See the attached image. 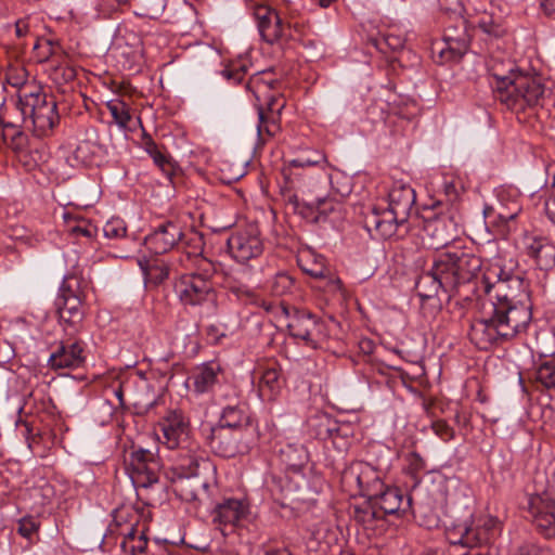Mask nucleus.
Instances as JSON below:
<instances>
[{
	"label": "nucleus",
	"instance_id": "nucleus-49",
	"mask_svg": "<svg viewBox=\"0 0 555 555\" xmlns=\"http://www.w3.org/2000/svg\"><path fill=\"white\" fill-rule=\"evenodd\" d=\"M294 286V280L293 278L285 273V272H279L275 274L271 282V293L274 296H283L292 291Z\"/></svg>",
	"mask_w": 555,
	"mask_h": 555
},
{
	"label": "nucleus",
	"instance_id": "nucleus-29",
	"mask_svg": "<svg viewBox=\"0 0 555 555\" xmlns=\"http://www.w3.org/2000/svg\"><path fill=\"white\" fill-rule=\"evenodd\" d=\"M353 520L364 529H374L378 521L384 520L383 512L378 509L374 501L366 498L361 504L352 507Z\"/></svg>",
	"mask_w": 555,
	"mask_h": 555
},
{
	"label": "nucleus",
	"instance_id": "nucleus-57",
	"mask_svg": "<svg viewBox=\"0 0 555 555\" xmlns=\"http://www.w3.org/2000/svg\"><path fill=\"white\" fill-rule=\"evenodd\" d=\"M384 42L392 51H398L404 46V40L400 36L392 34L385 35Z\"/></svg>",
	"mask_w": 555,
	"mask_h": 555
},
{
	"label": "nucleus",
	"instance_id": "nucleus-46",
	"mask_svg": "<svg viewBox=\"0 0 555 555\" xmlns=\"http://www.w3.org/2000/svg\"><path fill=\"white\" fill-rule=\"evenodd\" d=\"M282 453L285 456L287 465L295 469L302 467L308 460L307 451L302 446L298 448L287 446L286 450H283Z\"/></svg>",
	"mask_w": 555,
	"mask_h": 555
},
{
	"label": "nucleus",
	"instance_id": "nucleus-26",
	"mask_svg": "<svg viewBox=\"0 0 555 555\" xmlns=\"http://www.w3.org/2000/svg\"><path fill=\"white\" fill-rule=\"evenodd\" d=\"M527 255L532 258L540 270H550L555 266V245L544 236L529 238Z\"/></svg>",
	"mask_w": 555,
	"mask_h": 555
},
{
	"label": "nucleus",
	"instance_id": "nucleus-5",
	"mask_svg": "<svg viewBox=\"0 0 555 555\" xmlns=\"http://www.w3.org/2000/svg\"><path fill=\"white\" fill-rule=\"evenodd\" d=\"M82 283L83 280L76 274L65 275L54 301L65 336H79L86 331L87 305Z\"/></svg>",
	"mask_w": 555,
	"mask_h": 555
},
{
	"label": "nucleus",
	"instance_id": "nucleus-53",
	"mask_svg": "<svg viewBox=\"0 0 555 555\" xmlns=\"http://www.w3.org/2000/svg\"><path fill=\"white\" fill-rule=\"evenodd\" d=\"M478 27L488 36L494 38L503 37L505 34V29L501 25L495 24L491 17L482 18Z\"/></svg>",
	"mask_w": 555,
	"mask_h": 555
},
{
	"label": "nucleus",
	"instance_id": "nucleus-59",
	"mask_svg": "<svg viewBox=\"0 0 555 555\" xmlns=\"http://www.w3.org/2000/svg\"><path fill=\"white\" fill-rule=\"evenodd\" d=\"M140 144L149 155L159 146L146 132H143Z\"/></svg>",
	"mask_w": 555,
	"mask_h": 555
},
{
	"label": "nucleus",
	"instance_id": "nucleus-28",
	"mask_svg": "<svg viewBox=\"0 0 555 555\" xmlns=\"http://www.w3.org/2000/svg\"><path fill=\"white\" fill-rule=\"evenodd\" d=\"M250 416L248 413L247 404L243 401L234 403L233 405L224 406L221 410L219 424L232 429H244L246 434L250 435Z\"/></svg>",
	"mask_w": 555,
	"mask_h": 555
},
{
	"label": "nucleus",
	"instance_id": "nucleus-56",
	"mask_svg": "<svg viewBox=\"0 0 555 555\" xmlns=\"http://www.w3.org/2000/svg\"><path fill=\"white\" fill-rule=\"evenodd\" d=\"M545 211L548 218L555 223V175L553 178L551 194L545 201Z\"/></svg>",
	"mask_w": 555,
	"mask_h": 555
},
{
	"label": "nucleus",
	"instance_id": "nucleus-13",
	"mask_svg": "<svg viewBox=\"0 0 555 555\" xmlns=\"http://www.w3.org/2000/svg\"><path fill=\"white\" fill-rule=\"evenodd\" d=\"M443 42V47L435 44L433 48V53H437L436 62L440 64L459 62L467 52L470 42L466 20L457 17L454 25L448 26L444 30Z\"/></svg>",
	"mask_w": 555,
	"mask_h": 555
},
{
	"label": "nucleus",
	"instance_id": "nucleus-35",
	"mask_svg": "<svg viewBox=\"0 0 555 555\" xmlns=\"http://www.w3.org/2000/svg\"><path fill=\"white\" fill-rule=\"evenodd\" d=\"M149 539L144 531L140 533L135 528H131L121 541L120 547L124 553L129 555H139L147 552Z\"/></svg>",
	"mask_w": 555,
	"mask_h": 555
},
{
	"label": "nucleus",
	"instance_id": "nucleus-12",
	"mask_svg": "<svg viewBox=\"0 0 555 555\" xmlns=\"http://www.w3.org/2000/svg\"><path fill=\"white\" fill-rule=\"evenodd\" d=\"M249 434L244 429H232L221 425L211 426L206 442L211 451L221 457L231 459L250 449Z\"/></svg>",
	"mask_w": 555,
	"mask_h": 555
},
{
	"label": "nucleus",
	"instance_id": "nucleus-11",
	"mask_svg": "<svg viewBox=\"0 0 555 555\" xmlns=\"http://www.w3.org/2000/svg\"><path fill=\"white\" fill-rule=\"evenodd\" d=\"M490 311L508 340L525 333L532 320V302L492 304Z\"/></svg>",
	"mask_w": 555,
	"mask_h": 555
},
{
	"label": "nucleus",
	"instance_id": "nucleus-31",
	"mask_svg": "<svg viewBox=\"0 0 555 555\" xmlns=\"http://www.w3.org/2000/svg\"><path fill=\"white\" fill-rule=\"evenodd\" d=\"M281 372L275 366L263 369L259 379V393L267 400H274L282 389Z\"/></svg>",
	"mask_w": 555,
	"mask_h": 555
},
{
	"label": "nucleus",
	"instance_id": "nucleus-54",
	"mask_svg": "<svg viewBox=\"0 0 555 555\" xmlns=\"http://www.w3.org/2000/svg\"><path fill=\"white\" fill-rule=\"evenodd\" d=\"M39 528V524L33 517H23L18 521L17 532L27 539H31V537L37 532Z\"/></svg>",
	"mask_w": 555,
	"mask_h": 555
},
{
	"label": "nucleus",
	"instance_id": "nucleus-33",
	"mask_svg": "<svg viewBox=\"0 0 555 555\" xmlns=\"http://www.w3.org/2000/svg\"><path fill=\"white\" fill-rule=\"evenodd\" d=\"M172 481L176 494L186 502L199 501L198 490L206 491L208 489V485L206 482L195 480L190 477L178 476L177 479H172Z\"/></svg>",
	"mask_w": 555,
	"mask_h": 555
},
{
	"label": "nucleus",
	"instance_id": "nucleus-30",
	"mask_svg": "<svg viewBox=\"0 0 555 555\" xmlns=\"http://www.w3.org/2000/svg\"><path fill=\"white\" fill-rule=\"evenodd\" d=\"M220 366L215 363H205L198 366L192 374L194 390L197 393L209 391L218 382Z\"/></svg>",
	"mask_w": 555,
	"mask_h": 555
},
{
	"label": "nucleus",
	"instance_id": "nucleus-61",
	"mask_svg": "<svg viewBox=\"0 0 555 555\" xmlns=\"http://www.w3.org/2000/svg\"><path fill=\"white\" fill-rule=\"evenodd\" d=\"M521 208L519 206H515L514 209L509 212H505V211H500L498 214V220L502 223V224H507L509 221H513L515 220V218L518 216V214L520 212Z\"/></svg>",
	"mask_w": 555,
	"mask_h": 555
},
{
	"label": "nucleus",
	"instance_id": "nucleus-58",
	"mask_svg": "<svg viewBox=\"0 0 555 555\" xmlns=\"http://www.w3.org/2000/svg\"><path fill=\"white\" fill-rule=\"evenodd\" d=\"M461 528H469V526L467 524H460V525L454 526L452 529L448 530V539L452 544H460L463 546L462 542L456 541V540H462L461 535L463 532H462Z\"/></svg>",
	"mask_w": 555,
	"mask_h": 555
},
{
	"label": "nucleus",
	"instance_id": "nucleus-19",
	"mask_svg": "<svg viewBox=\"0 0 555 555\" xmlns=\"http://www.w3.org/2000/svg\"><path fill=\"white\" fill-rule=\"evenodd\" d=\"M158 440L168 449H183L189 439V422L181 411H169L158 423Z\"/></svg>",
	"mask_w": 555,
	"mask_h": 555
},
{
	"label": "nucleus",
	"instance_id": "nucleus-42",
	"mask_svg": "<svg viewBox=\"0 0 555 555\" xmlns=\"http://www.w3.org/2000/svg\"><path fill=\"white\" fill-rule=\"evenodd\" d=\"M332 429L334 430L331 431V438L327 440H331L337 449L346 448L349 438L353 435L351 424L335 418V426Z\"/></svg>",
	"mask_w": 555,
	"mask_h": 555
},
{
	"label": "nucleus",
	"instance_id": "nucleus-41",
	"mask_svg": "<svg viewBox=\"0 0 555 555\" xmlns=\"http://www.w3.org/2000/svg\"><path fill=\"white\" fill-rule=\"evenodd\" d=\"M137 14L149 18H157L165 10V0H133Z\"/></svg>",
	"mask_w": 555,
	"mask_h": 555
},
{
	"label": "nucleus",
	"instance_id": "nucleus-22",
	"mask_svg": "<svg viewBox=\"0 0 555 555\" xmlns=\"http://www.w3.org/2000/svg\"><path fill=\"white\" fill-rule=\"evenodd\" d=\"M22 124L20 115L15 119L8 116V113L0 115L2 139L7 146L15 153L17 159L27 157V149L29 145L27 133L21 129Z\"/></svg>",
	"mask_w": 555,
	"mask_h": 555
},
{
	"label": "nucleus",
	"instance_id": "nucleus-51",
	"mask_svg": "<svg viewBox=\"0 0 555 555\" xmlns=\"http://www.w3.org/2000/svg\"><path fill=\"white\" fill-rule=\"evenodd\" d=\"M247 74L245 64H230L221 70V75L233 85L241 83Z\"/></svg>",
	"mask_w": 555,
	"mask_h": 555
},
{
	"label": "nucleus",
	"instance_id": "nucleus-2",
	"mask_svg": "<svg viewBox=\"0 0 555 555\" xmlns=\"http://www.w3.org/2000/svg\"><path fill=\"white\" fill-rule=\"evenodd\" d=\"M416 201L414 189L411 185L395 182L388 193V208L378 209L374 206L364 214L363 224L367 232L387 240L408 222Z\"/></svg>",
	"mask_w": 555,
	"mask_h": 555
},
{
	"label": "nucleus",
	"instance_id": "nucleus-55",
	"mask_svg": "<svg viewBox=\"0 0 555 555\" xmlns=\"http://www.w3.org/2000/svg\"><path fill=\"white\" fill-rule=\"evenodd\" d=\"M431 428L434 433L446 442L454 438V429L444 420L433 422Z\"/></svg>",
	"mask_w": 555,
	"mask_h": 555
},
{
	"label": "nucleus",
	"instance_id": "nucleus-4",
	"mask_svg": "<svg viewBox=\"0 0 555 555\" xmlns=\"http://www.w3.org/2000/svg\"><path fill=\"white\" fill-rule=\"evenodd\" d=\"M14 109L21 122L29 121L39 135L48 134L60 121L56 101L37 85H23L16 92Z\"/></svg>",
	"mask_w": 555,
	"mask_h": 555
},
{
	"label": "nucleus",
	"instance_id": "nucleus-17",
	"mask_svg": "<svg viewBox=\"0 0 555 555\" xmlns=\"http://www.w3.org/2000/svg\"><path fill=\"white\" fill-rule=\"evenodd\" d=\"M185 240V234L178 222L167 220L158 224L152 233L144 238V245L154 255H164Z\"/></svg>",
	"mask_w": 555,
	"mask_h": 555
},
{
	"label": "nucleus",
	"instance_id": "nucleus-20",
	"mask_svg": "<svg viewBox=\"0 0 555 555\" xmlns=\"http://www.w3.org/2000/svg\"><path fill=\"white\" fill-rule=\"evenodd\" d=\"M528 516L537 529L546 538L555 535V501L540 495L528 499Z\"/></svg>",
	"mask_w": 555,
	"mask_h": 555
},
{
	"label": "nucleus",
	"instance_id": "nucleus-50",
	"mask_svg": "<svg viewBox=\"0 0 555 555\" xmlns=\"http://www.w3.org/2000/svg\"><path fill=\"white\" fill-rule=\"evenodd\" d=\"M154 164L166 175L171 176L173 172L172 159L166 153L165 146H158L155 152L150 154Z\"/></svg>",
	"mask_w": 555,
	"mask_h": 555
},
{
	"label": "nucleus",
	"instance_id": "nucleus-16",
	"mask_svg": "<svg viewBox=\"0 0 555 555\" xmlns=\"http://www.w3.org/2000/svg\"><path fill=\"white\" fill-rule=\"evenodd\" d=\"M468 337L480 350H489L508 340L491 311L485 312L482 318L472 322Z\"/></svg>",
	"mask_w": 555,
	"mask_h": 555
},
{
	"label": "nucleus",
	"instance_id": "nucleus-6",
	"mask_svg": "<svg viewBox=\"0 0 555 555\" xmlns=\"http://www.w3.org/2000/svg\"><path fill=\"white\" fill-rule=\"evenodd\" d=\"M492 304L531 302L529 282L519 272L505 270L499 261L490 263L481 275V296Z\"/></svg>",
	"mask_w": 555,
	"mask_h": 555
},
{
	"label": "nucleus",
	"instance_id": "nucleus-32",
	"mask_svg": "<svg viewBox=\"0 0 555 555\" xmlns=\"http://www.w3.org/2000/svg\"><path fill=\"white\" fill-rule=\"evenodd\" d=\"M274 106H275V100L272 99L268 103V108L270 112L269 114L264 113V111L261 107H259V109H258L259 124L257 126V131H258V137L261 141H266L267 138L274 137L280 131V125L276 120V116L274 115V112H276V114H279L282 106H280L279 108H275Z\"/></svg>",
	"mask_w": 555,
	"mask_h": 555
},
{
	"label": "nucleus",
	"instance_id": "nucleus-40",
	"mask_svg": "<svg viewBox=\"0 0 555 555\" xmlns=\"http://www.w3.org/2000/svg\"><path fill=\"white\" fill-rule=\"evenodd\" d=\"M106 107L109 111L114 121L120 128H127L131 120V115L128 105L121 100H111L106 103Z\"/></svg>",
	"mask_w": 555,
	"mask_h": 555
},
{
	"label": "nucleus",
	"instance_id": "nucleus-37",
	"mask_svg": "<svg viewBox=\"0 0 555 555\" xmlns=\"http://www.w3.org/2000/svg\"><path fill=\"white\" fill-rule=\"evenodd\" d=\"M532 378L545 389L555 388V360L550 359L540 363L535 367Z\"/></svg>",
	"mask_w": 555,
	"mask_h": 555
},
{
	"label": "nucleus",
	"instance_id": "nucleus-9",
	"mask_svg": "<svg viewBox=\"0 0 555 555\" xmlns=\"http://www.w3.org/2000/svg\"><path fill=\"white\" fill-rule=\"evenodd\" d=\"M125 466L137 487L149 488L159 481L160 460L150 450L132 447L125 456Z\"/></svg>",
	"mask_w": 555,
	"mask_h": 555
},
{
	"label": "nucleus",
	"instance_id": "nucleus-36",
	"mask_svg": "<svg viewBox=\"0 0 555 555\" xmlns=\"http://www.w3.org/2000/svg\"><path fill=\"white\" fill-rule=\"evenodd\" d=\"M170 270L171 264L168 261H165L164 259L160 258L147 260L143 268L145 275L155 285H159L165 280H167Z\"/></svg>",
	"mask_w": 555,
	"mask_h": 555
},
{
	"label": "nucleus",
	"instance_id": "nucleus-47",
	"mask_svg": "<svg viewBox=\"0 0 555 555\" xmlns=\"http://www.w3.org/2000/svg\"><path fill=\"white\" fill-rule=\"evenodd\" d=\"M271 74L272 70H263L253 75L246 85L247 89L254 93L259 91L262 86L267 87L268 89H274L279 83V80L269 77Z\"/></svg>",
	"mask_w": 555,
	"mask_h": 555
},
{
	"label": "nucleus",
	"instance_id": "nucleus-8",
	"mask_svg": "<svg viewBox=\"0 0 555 555\" xmlns=\"http://www.w3.org/2000/svg\"><path fill=\"white\" fill-rule=\"evenodd\" d=\"M282 310L289 318L287 328L291 336L306 346L317 349L328 337L325 322L310 311L294 308L291 312L285 306Z\"/></svg>",
	"mask_w": 555,
	"mask_h": 555
},
{
	"label": "nucleus",
	"instance_id": "nucleus-44",
	"mask_svg": "<svg viewBox=\"0 0 555 555\" xmlns=\"http://www.w3.org/2000/svg\"><path fill=\"white\" fill-rule=\"evenodd\" d=\"M214 401L221 409L241 402L237 390L231 385L220 386L214 396Z\"/></svg>",
	"mask_w": 555,
	"mask_h": 555
},
{
	"label": "nucleus",
	"instance_id": "nucleus-24",
	"mask_svg": "<svg viewBox=\"0 0 555 555\" xmlns=\"http://www.w3.org/2000/svg\"><path fill=\"white\" fill-rule=\"evenodd\" d=\"M462 535L459 540L465 547H476L490 543V541L499 532V521L495 518H486L479 520L476 525H470L469 528H461Z\"/></svg>",
	"mask_w": 555,
	"mask_h": 555
},
{
	"label": "nucleus",
	"instance_id": "nucleus-39",
	"mask_svg": "<svg viewBox=\"0 0 555 555\" xmlns=\"http://www.w3.org/2000/svg\"><path fill=\"white\" fill-rule=\"evenodd\" d=\"M180 456L181 462L179 464V469L181 470V473L178 476L190 478L195 477L198 475V469L202 464L208 465L207 460L195 454H189V452H186L185 454L181 453Z\"/></svg>",
	"mask_w": 555,
	"mask_h": 555
},
{
	"label": "nucleus",
	"instance_id": "nucleus-10",
	"mask_svg": "<svg viewBox=\"0 0 555 555\" xmlns=\"http://www.w3.org/2000/svg\"><path fill=\"white\" fill-rule=\"evenodd\" d=\"M341 482L350 489L354 486L364 498L376 496L384 489V473L364 461L352 462L341 474Z\"/></svg>",
	"mask_w": 555,
	"mask_h": 555
},
{
	"label": "nucleus",
	"instance_id": "nucleus-27",
	"mask_svg": "<svg viewBox=\"0 0 555 555\" xmlns=\"http://www.w3.org/2000/svg\"><path fill=\"white\" fill-rule=\"evenodd\" d=\"M291 202L294 204L296 212L314 223L325 220L328 211L333 210V202L326 198H318L315 202L306 203L294 196Z\"/></svg>",
	"mask_w": 555,
	"mask_h": 555
},
{
	"label": "nucleus",
	"instance_id": "nucleus-14",
	"mask_svg": "<svg viewBox=\"0 0 555 555\" xmlns=\"http://www.w3.org/2000/svg\"><path fill=\"white\" fill-rule=\"evenodd\" d=\"M86 343L79 336H65L59 341L48 359V366L53 371L76 370L83 366Z\"/></svg>",
	"mask_w": 555,
	"mask_h": 555
},
{
	"label": "nucleus",
	"instance_id": "nucleus-23",
	"mask_svg": "<svg viewBox=\"0 0 555 555\" xmlns=\"http://www.w3.org/2000/svg\"><path fill=\"white\" fill-rule=\"evenodd\" d=\"M247 506L237 499H227L218 504L214 511V522L219 524L222 534H228L227 529L232 532L240 521L246 517Z\"/></svg>",
	"mask_w": 555,
	"mask_h": 555
},
{
	"label": "nucleus",
	"instance_id": "nucleus-60",
	"mask_svg": "<svg viewBox=\"0 0 555 555\" xmlns=\"http://www.w3.org/2000/svg\"><path fill=\"white\" fill-rule=\"evenodd\" d=\"M140 144L149 155L159 146L146 132H143Z\"/></svg>",
	"mask_w": 555,
	"mask_h": 555
},
{
	"label": "nucleus",
	"instance_id": "nucleus-45",
	"mask_svg": "<svg viewBox=\"0 0 555 555\" xmlns=\"http://www.w3.org/2000/svg\"><path fill=\"white\" fill-rule=\"evenodd\" d=\"M299 262L302 271L314 279L323 280L330 274V270L324 263V258L321 256L315 257L311 264L304 259H300Z\"/></svg>",
	"mask_w": 555,
	"mask_h": 555
},
{
	"label": "nucleus",
	"instance_id": "nucleus-63",
	"mask_svg": "<svg viewBox=\"0 0 555 555\" xmlns=\"http://www.w3.org/2000/svg\"><path fill=\"white\" fill-rule=\"evenodd\" d=\"M29 33L28 18H21L15 23V34L18 38L25 37Z\"/></svg>",
	"mask_w": 555,
	"mask_h": 555
},
{
	"label": "nucleus",
	"instance_id": "nucleus-3",
	"mask_svg": "<svg viewBox=\"0 0 555 555\" xmlns=\"http://www.w3.org/2000/svg\"><path fill=\"white\" fill-rule=\"evenodd\" d=\"M495 99L508 109L519 113L542 104L545 88L539 76L509 69L507 75L493 72Z\"/></svg>",
	"mask_w": 555,
	"mask_h": 555
},
{
	"label": "nucleus",
	"instance_id": "nucleus-21",
	"mask_svg": "<svg viewBox=\"0 0 555 555\" xmlns=\"http://www.w3.org/2000/svg\"><path fill=\"white\" fill-rule=\"evenodd\" d=\"M439 271L440 269L437 267V263L433 258L430 268L424 270L417 276L415 282V289L423 301L434 297H439L440 294L443 295L447 300L454 298V295L449 294V289L444 284V279Z\"/></svg>",
	"mask_w": 555,
	"mask_h": 555
},
{
	"label": "nucleus",
	"instance_id": "nucleus-1",
	"mask_svg": "<svg viewBox=\"0 0 555 555\" xmlns=\"http://www.w3.org/2000/svg\"><path fill=\"white\" fill-rule=\"evenodd\" d=\"M442 250L434 255L450 295L473 301L481 297L482 260L469 248L443 242Z\"/></svg>",
	"mask_w": 555,
	"mask_h": 555
},
{
	"label": "nucleus",
	"instance_id": "nucleus-43",
	"mask_svg": "<svg viewBox=\"0 0 555 555\" xmlns=\"http://www.w3.org/2000/svg\"><path fill=\"white\" fill-rule=\"evenodd\" d=\"M64 219L66 222H69L70 220L76 221V224L69 225L68 228L69 232L74 235H82L85 237L92 238L98 233L96 225L82 218L76 219L74 216L66 212L64 214Z\"/></svg>",
	"mask_w": 555,
	"mask_h": 555
},
{
	"label": "nucleus",
	"instance_id": "nucleus-48",
	"mask_svg": "<svg viewBox=\"0 0 555 555\" xmlns=\"http://www.w3.org/2000/svg\"><path fill=\"white\" fill-rule=\"evenodd\" d=\"M104 236L112 240L124 238L127 234V227L121 218L114 217L103 225Z\"/></svg>",
	"mask_w": 555,
	"mask_h": 555
},
{
	"label": "nucleus",
	"instance_id": "nucleus-64",
	"mask_svg": "<svg viewBox=\"0 0 555 555\" xmlns=\"http://www.w3.org/2000/svg\"><path fill=\"white\" fill-rule=\"evenodd\" d=\"M411 466L415 470H422L425 468V461L418 453L412 452L411 453Z\"/></svg>",
	"mask_w": 555,
	"mask_h": 555
},
{
	"label": "nucleus",
	"instance_id": "nucleus-62",
	"mask_svg": "<svg viewBox=\"0 0 555 555\" xmlns=\"http://www.w3.org/2000/svg\"><path fill=\"white\" fill-rule=\"evenodd\" d=\"M55 75H61V78L65 82L73 81L76 78V70L73 67H59L55 70Z\"/></svg>",
	"mask_w": 555,
	"mask_h": 555
},
{
	"label": "nucleus",
	"instance_id": "nucleus-18",
	"mask_svg": "<svg viewBox=\"0 0 555 555\" xmlns=\"http://www.w3.org/2000/svg\"><path fill=\"white\" fill-rule=\"evenodd\" d=\"M228 249L231 256L242 263L258 258L263 251V243L258 229L249 227L232 234L228 240Z\"/></svg>",
	"mask_w": 555,
	"mask_h": 555
},
{
	"label": "nucleus",
	"instance_id": "nucleus-34",
	"mask_svg": "<svg viewBox=\"0 0 555 555\" xmlns=\"http://www.w3.org/2000/svg\"><path fill=\"white\" fill-rule=\"evenodd\" d=\"M299 8L298 3H291L288 5V21L286 22V31L292 30L293 34H287V37L294 38L295 36L304 37L311 30V24L309 20L304 18L301 10H305V5Z\"/></svg>",
	"mask_w": 555,
	"mask_h": 555
},
{
	"label": "nucleus",
	"instance_id": "nucleus-7",
	"mask_svg": "<svg viewBox=\"0 0 555 555\" xmlns=\"http://www.w3.org/2000/svg\"><path fill=\"white\" fill-rule=\"evenodd\" d=\"M212 273L208 270L182 274L175 282V292L183 306H215L217 292L212 283Z\"/></svg>",
	"mask_w": 555,
	"mask_h": 555
},
{
	"label": "nucleus",
	"instance_id": "nucleus-25",
	"mask_svg": "<svg viewBox=\"0 0 555 555\" xmlns=\"http://www.w3.org/2000/svg\"><path fill=\"white\" fill-rule=\"evenodd\" d=\"M375 505L383 512L384 518L387 515H399L405 513L411 504V498L408 496L404 501L402 491L397 487L384 486L382 491H378L376 496H371Z\"/></svg>",
	"mask_w": 555,
	"mask_h": 555
},
{
	"label": "nucleus",
	"instance_id": "nucleus-15",
	"mask_svg": "<svg viewBox=\"0 0 555 555\" xmlns=\"http://www.w3.org/2000/svg\"><path fill=\"white\" fill-rule=\"evenodd\" d=\"M248 10L257 22L263 41L274 44L287 37L286 23L275 9L262 2H250L248 3Z\"/></svg>",
	"mask_w": 555,
	"mask_h": 555
},
{
	"label": "nucleus",
	"instance_id": "nucleus-52",
	"mask_svg": "<svg viewBox=\"0 0 555 555\" xmlns=\"http://www.w3.org/2000/svg\"><path fill=\"white\" fill-rule=\"evenodd\" d=\"M324 162V155L320 152H313L311 155L302 154L292 159L289 165L292 167H311L317 166Z\"/></svg>",
	"mask_w": 555,
	"mask_h": 555
},
{
	"label": "nucleus",
	"instance_id": "nucleus-38",
	"mask_svg": "<svg viewBox=\"0 0 555 555\" xmlns=\"http://www.w3.org/2000/svg\"><path fill=\"white\" fill-rule=\"evenodd\" d=\"M335 418L327 413H318L311 418V427L318 439L326 441L331 438Z\"/></svg>",
	"mask_w": 555,
	"mask_h": 555
}]
</instances>
